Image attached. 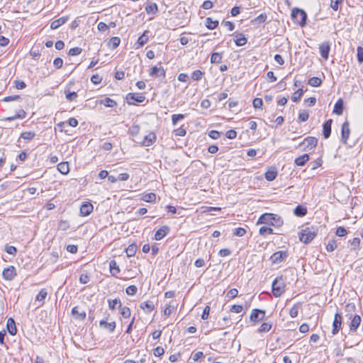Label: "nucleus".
I'll return each instance as SVG.
<instances>
[{
	"label": "nucleus",
	"mask_w": 363,
	"mask_h": 363,
	"mask_svg": "<svg viewBox=\"0 0 363 363\" xmlns=\"http://www.w3.org/2000/svg\"><path fill=\"white\" fill-rule=\"evenodd\" d=\"M169 228L167 225H163L161 228H160L155 234V240H162L165 235H167L169 233Z\"/></svg>",
	"instance_id": "nucleus-15"
},
{
	"label": "nucleus",
	"mask_w": 363,
	"mask_h": 363,
	"mask_svg": "<svg viewBox=\"0 0 363 363\" xmlns=\"http://www.w3.org/2000/svg\"><path fill=\"white\" fill-rule=\"evenodd\" d=\"M218 26V21H213L211 18L208 17L206 19V26L209 30H213Z\"/></svg>",
	"instance_id": "nucleus-34"
},
{
	"label": "nucleus",
	"mask_w": 363,
	"mask_h": 363,
	"mask_svg": "<svg viewBox=\"0 0 363 363\" xmlns=\"http://www.w3.org/2000/svg\"><path fill=\"white\" fill-rule=\"evenodd\" d=\"M147 31H145L142 35H140L137 41V44L138 45V48L143 46L147 41L148 40V36L146 35Z\"/></svg>",
	"instance_id": "nucleus-40"
},
{
	"label": "nucleus",
	"mask_w": 363,
	"mask_h": 363,
	"mask_svg": "<svg viewBox=\"0 0 363 363\" xmlns=\"http://www.w3.org/2000/svg\"><path fill=\"white\" fill-rule=\"evenodd\" d=\"M277 176V172L275 170V169H274V168L269 169L265 173V179L267 181H269V182L273 181L274 179H275Z\"/></svg>",
	"instance_id": "nucleus-33"
},
{
	"label": "nucleus",
	"mask_w": 363,
	"mask_h": 363,
	"mask_svg": "<svg viewBox=\"0 0 363 363\" xmlns=\"http://www.w3.org/2000/svg\"><path fill=\"white\" fill-rule=\"evenodd\" d=\"M120 43H121L120 38H118V37H113V38H111V40H110V41L108 43V45L112 49H115V48H116L120 45Z\"/></svg>",
	"instance_id": "nucleus-42"
},
{
	"label": "nucleus",
	"mask_w": 363,
	"mask_h": 363,
	"mask_svg": "<svg viewBox=\"0 0 363 363\" xmlns=\"http://www.w3.org/2000/svg\"><path fill=\"white\" fill-rule=\"evenodd\" d=\"M25 117H26V112L23 109H21L16 114H15L14 116H10V117H7L6 118V120L11 121H14L16 119H23Z\"/></svg>",
	"instance_id": "nucleus-35"
},
{
	"label": "nucleus",
	"mask_w": 363,
	"mask_h": 363,
	"mask_svg": "<svg viewBox=\"0 0 363 363\" xmlns=\"http://www.w3.org/2000/svg\"><path fill=\"white\" fill-rule=\"evenodd\" d=\"M69 228L68 221L61 220L58 223V228L61 230H67Z\"/></svg>",
	"instance_id": "nucleus-52"
},
{
	"label": "nucleus",
	"mask_w": 363,
	"mask_h": 363,
	"mask_svg": "<svg viewBox=\"0 0 363 363\" xmlns=\"http://www.w3.org/2000/svg\"><path fill=\"white\" fill-rule=\"evenodd\" d=\"M330 50V44L328 41L324 42L319 45V52L321 57L327 60Z\"/></svg>",
	"instance_id": "nucleus-11"
},
{
	"label": "nucleus",
	"mask_w": 363,
	"mask_h": 363,
	"mask_svg": "<svg viewBox=\"0 0 363 363\" xmlns=\"http://www.w3.org/2000/svg\"><path fill=\"white\" fill-rule=\"evenodd\" d=\"M141 199L145 202L153 203L156 200V194L154 193L144 194Z\"/></svg>",
	"instance_id": "nucleus-32"
},
{
	"label": "nucleus",
	"mask_w": 363,
	"mask_h": 363,
	"mask_svg": "<svg viewBox=\"0 0 363 363\" xmlns=\"http://www.w3.org/2000/svg\"><path fill=\"white\" fill-rule=\"evenodd\" d=\"M252 105H253V107L256 109L259 108H262V105H263V101H262V99H260V98H255L253 101H252Z\"/></svg>",
	"instance_id": "nucleus-53"
},
{
	"label": "nucleus",
	"mask_w": 363,
	"mask_h": 363,
	"mask_svg": "<svg viewBox=\"0 0 363 363\" xmlns=\"http://www.w3.org/2000/svg\"><path fill=\"white\" fill-rule=\"evenodd\" d=\"M360 323L361 317L359 315H354L350 325V330H355L360 325Z\"/></svg>",
	"instance_id": "nucleus-27"
},
{
	"label": "nucleus",
	"mask_w": 363,
	"mask_h": 363,
	"mask_svg": "<svg viewBox=\"0 0 363 363\" xmlns=\"http://www.w3.org/2000/svg\"><path fill=\"white\" fill-rule=\"evenodd\" d=\"M234 42L237 46H242L247 43V40L242 33H237L235 35Z\"/></svg>",
	"instance_id": "nucleus-23"
},
{
	"label": "nucleus",
	"mask_w": 363,
	"mask_h": 363,
	"mask_svg": "<svg viewBox=\"0 0 363 363\" xmlns=\"http://www.w3.org/2000/svg\"><path fill=\"white\" fill-rule=\"evenodd\" d=\"M140 308L145 312V313H150L155 308V305L152 301H147L141 303Z\"/></svg>",
	"instance_id": "nucleus-25"
},
{
	"label": "nucleus",
	"mask_w": 363,
	"mask_h": 363,
	"mask_svg": "<svg viewBox=\"0 0 363 363\" xmlns=\"http://www.w3.org/2000/svg\"><path fill=\"white\" fill-rule=\"evenodd\" d=\"M294 213L298 217H303L306 215L307 213V208L306 207H303L301 205L297 206L294 211Z\"/></svg>",
	"instance_id": "nucleus-30"
},
{
	"label": "nucleus",
	"mask_w": 363,
	"mask_h": 363,
	"mask_svg": "<svg viewBox=\"0 0 363 363\" xmlns=\"http://www.w3.org/2000/svg\"><path fill=\"white\" fill-rule=\"evenodd\" d=\"M222 55L219 52H213L211 57V62L213 64H218L221 62Z\"/></svg>",
	"instance_id": "nucleus-41"
},
{
	"label": "nucleus",
	"mask_w": 363,
	"mask_h": 363,
	"mask_svg": "<svg viewBox=\"0 0 363 363\" xmlns=\"http://www.w3.org/2000/svg\"><path fill=\"white\" fill-rule=\"evenodd\" d=\"M137 251V245L135 244L130 245L125 250L127 256L129 257H133Z\"/></svg>",
	"instance_id": "nucleus-37"
},
{
	"label": "nucleus",
	"mask_w": 363,
	"mask_h": 363,
	"mask_svg": "<svg viewBox=\"0 0 363 363\" xmlns=\"http://www.w3.org/2000/svg\"><path fill=\"white\" fill-rule=\"evenodd\" d=\"M342 325V315L339 313H336L335 314L334 320L333 323V330L332 333L333 334H336L338 333L341 328Z\"/></svg>",
	"instance_id": "nucleus-13"
},
{
	"label": "nucleus",
	"mask_w": 363,
	"mask_h": 363,
	"mask_svg": "<svg viewBox=\"0 0 363 363\" xmlns=\"http://www.w3.org/2000/svg\"><path fill=\"white\" fill-rule=\"evenodd\" d=\"M150 75L155 76V77H162L163 78L165 77V71L162 67H157L155 66L152 67L151 71L150 72Z\"/></svg>",
	"instance_id": "nucleus-19"
},
{
	"label": "nucleus",
	"mask_w": 363,
	"mask_h": 363,
	"mask_svg": "<svg viewBox=\"0 0 363 363\" xmlns=\"http://www.w3.org/2000/svg\"><path fill=\"white\" fill-rule=\"evenodd\" d=\"M273 230L271 228L267 226H262L259 228V234L262 235H266L267 234H272Z\"/></svg>",
	"instance_id": "nucleus-51"
},
{
	"label": "nucleus",
	"mask_w": 363,
	"mask_h": 363,
	"mask_svg": "<svg viewBox=\"0 0 363 363\" xmlns=\"http://www.w3.org/2000/svg\"><path fill=\"white\" fill-rule=\"evenodd\" d=\"M272 328V325L268 323H263L259 328V332H268Z\"/></svg>",
	"instance_id": "nucleus-59"
},
{
	"label": "nucleus",
	"mask_w": 363,
	"mask_h": 363,
	"mask_svg": "<svg viewBox=\"0 0 363 363\" xmlns=\"http://www.w3.org/2000/svg\"><path fill=\"white\" fill-rule=\"evenodd\" d=\"M109 268H110V272L113 276H116V274H118L121 272L119 267L118 266L116 260L110 261Z\"/></svg>",
	"instance_id": "nucleus-29"
},
{
	"label": "nucleus",
	"mask_w": 363,
	"mask_h": 363,
	"mask_svg": "<svg viewBox=\"0 0 363 363\" xmlns=\"http://www.w3.org/2000/svg\"><path fill=\"white\" fill-rule=\"evenodd\" d=\"M203 75V72L200 70H195L193 73H192V79L194 80V81H199L201 79V77Z\"/></svg>",
	"instance_id": "nucleus-60"
},
{
	"label": "nucleus",
	"mask_w": 363,
	"mask_h": 363,
	"mask_svg": "<svg viewBox=\"0 0 363 363\" xmlns=\"http://www.w3.org/2000/svg\"><path fill=\"white\" fill-rule=\"evenodd\" d=\"M308 83L311 86L317 87L321 84L322 80L318 77H313L308 80Z\"/></svg>",
	"instance_id": "nucleus-43"
},
{
	"label": "nucleus",
	"mask_w": 363,
	"mask_h": 363,
	"mask_svg": "<svg viewBox=\"0 0 363 363\" xmlns=\"http://www.w3.org/2000/svg\"><path fill=\"white\" fill-rule=\"evenodd\" d=\"M2 275L6 280L11 281L13 279L16 275V268L13 266H10L4 269Z\"/></svg>",
	"instance_id": "nucleus-12"
},
{
	"label": "nucleus",
	"mask_w": 363,
	"mask_h": 363,
	"mask_svg": "<svg viewBox=\"0 0 363 363\" xmlns=\"http://www.w3.org/2000/svg\"><path fill=\"white\" fill-rule=\"evenodd\" d=\"M318 143V140L315 137H307L300 144L299 146L302 147V150L307 152L314 148Z\"/></svg>",
	"instance_id": "nucleus-6"
},
{
	"label": "nucleus",
	"mask_w": 363,
	"mask_h": 363,
	"mask_svg": "<svg viewBox=\"0 0 363 363\" xmlns=\"http://www.w3.org/2000/svg\"><path fill=\"white\" fill-rule=\"evenodd\" d=\"M194 362H198L199 361L201 358L204 357V355H203V353L202 352H196L195 353H194L191 356Z\"/></svg>",
	"instance_id": "nucleus-61"
},
{
	"label": "nucleus",
	"mask_w": 363,
	"mask_h": 363,
	"mask_svg": "<svg viewBox=\"0 0 363 363\" xmlns=\"http://www.w3.org/2000/svg\"><path fill=\"white\" fill-rule=\"evenodd\" d=\"M100 104H104L106 107H111V108H113L117 105V103L114 100H113L108 97H106L104 99L101 100Z\"/></svg>",
	"instance_id": "nucleus-36"
},
{
	"label": "nucleus",
	"mask_w": 363,
	"mask_h": 363,
	"mask_svg": "<svg viewBox=\"0 0 363 363\" xmlns=\"http://www.w3.org/2000/svg\"><path fill=\"white\" fill-rule=\"evenodd\" d=\"M291 18L295 23L301 26H304L306 23L307 15L306 13L302 9H293L291 12Z\"/></svg>",
	"instance_id": "nucleus-4"
},
{
	"label": "nucleus",
	"mask_w": 363,
	"mask_h": 363,
	"mask_svg": "<svg viewBox=\"0 0 363 363\" xmlns=\"http://www.w3.org/2000/svg\"><path fill=\"white\" fill-rule=\"evenodd\" d=\"M332 122V119H329L323 125V134L325 138H328L331 134Z\"/></svg>",
	"instance_id": "nucleus-18"
},
{
	"label": "nucleus",
	"mask_w": 363,
	"mask_h": 363,
	"mask_svg": "<svg viewBox=\"0 0 363 363\" xmlns=\"http://www.w3.org/2000/svg\"><path fill=\"white\" fill-rule=\"evenodd\" d=\"M58 171L62 174H67L69 172V164L67 162H62L57 164Z\"/></svg>",
	"instance_id": "nucleus-28"
},
{
	"label": "nucleus",
	"mask_w": 363,
	"mask_h": 363,
	"mask_svg": "<svg viewBox=\"0 0 363 363\" xmlns=\"http://www.w3.org/2000/svg\"><path fill=\"white\" fill-rule=\"evenodd\" d=\"M155 140H156L155 134L152 132L150 133L148 135H147L144 137V139L142 142V145L146 146V147L150 146L151 145L153 144V143H155Z\"/></svg>",
	"instance_id": "nucleus-17"
},
{
	"label": "nucleus",
	"mask_w": 363,
	"mask_h": 363,
	"mask_svg": "<svg viewBox=\"0 0 363 363\" xmlns=\"http://www.w3.org/2000/svg\"><path fill=\"white\" fill-rule=\"evenodd\" d=\"M145 11L147 14H155L158 11V6L157 4L152 2H147L145 7Z\"/></svg>",
	"instance_id": "nucleus-24"
},
{
	"label": "nucleus",
	"mask_w": 363,
	"mask_h": 363,
	"mask_svg": "<svg viewBox=\"0 0 363 363\" xmlns=\"http://www.w3.org/2000/svg\"><path fill=\"white\" fill-rule=\"evenodd\" d=\"M323 161L320 158L317 159L311 163V169H315L322 165Z\"/></svg>",
	"instance_id": "nucleus-63"
},
{
	"label": "nucleus",
	"mask_w": 363,
	"mask_h": 363,
	"mask_svg": "<svg viewBox=\"0 0 363 363\" xmlns=\"http://www.w3.org/2000/svg\"><path fill=\"white\" fill-rule=\"evenodd\" d=\"M265 316V311L255 308L252 311L250 319L253 323H258L262 320Z\"/></svg>",
	"instance_id": "nucleus-9"
},
{
	"label": "nucleus",
	"mask_w": 363,
	"mask_h": 363,
	"mask_svg": "<svg viewBox=\"0 0 363 363\" xmlns=\"http://www.w3.org/2000/svg\"><path fill=\"white\" fill-rule=\"evenodd\" d=\"M303 94V90L302 89H299L292 96V97H291L292 101L294 102L298 101L301 98Z\"/></svg>",
	"instance_id": "nucleus-46"
},
{
	"label": "nucleus",
	"mask_w": 363,
	"mask_h": 363,
	"mask_svg": "<svg viewBox=\"0 0 363 363\" xmlns=\"http://www.w3.org/2000/svg\"><path fill=\"white\" fill-rule=\"evenodd\" d=\"M285 281L282 276L277 277L272 282V289L275 297L281 296L285 291Z\"/></svg>",
	"instance_id": "nucleus-3"
},
{
	"label": "nucleus",
	"mask_w": 363,
	"mask_h": 363,
	"mask_svg": "<svg viewBox=\"0 0 363 363\" xmlns=\"http://www.w3.org/2000/svg\"><path fill=\"white\" fill-rule=\"evenodd\" d=\"M99 327L108 332H113L116 328V323L114 321L108 323L104 320L99 322Z\"/></svg>",
	"instance_id": "nucleus-16"
},
{
	"label": "nucleus",
	"mask_w": 363,
	"mask_h": 363,
	"mask_svg": "<svg viewBox=\"0 0 363 363\" xmlns=\"http://www.w3.org/2000/svg\"><path fill=\"white\" fill-rule=\"evenodd\" d=\"M6 328L8 332L11 335H14L16 333V327L14 320L12 318H9L7 320Z\"/></svg>",
	"instance_id": "nucleus-21"
},
{
	"label": "nucleus",
	"mask_w": 363,
	"mask_h": 363,
	"mask_svg": "<svg viewBox=\"0 0 363 363\" xmlns=\"http://www.w3.org/2000/svg\"><path fill=\"white\" fill-rule=\"evenodd\" d=\"M184 117L185 116L184 114H173L172 116V124L175 125L178 121L183 120Z\"/></svg>",
	"instance_id": "nucleus-47"
},
{
	"label": "nucleus",
	"mask_w": 363,
	"mask_h": 363,
	"mask_svg": "<svg viewBox=\"0 0 363 363\" xmlns=\"http://www.w3.org/2000/svg\"><path fill=\"white\" fill-rule=\"evenodd\" d=\"M121 313L123 318H128L130 315V310L128 307H122Z\"/></svg>",
	"instance_id": "nucleus-62"
},
{
	"label": "nucleus",
	"mask_w": 363,
	"mask_h": 363,
	"mask_svg": "<svg viewBox=\"0 0 363 363\" xmlns=\"http://www.w3.org/2000/svg\"><path fill=\"white\" fill-rule=\"evenodd\" d=\"M82 49L79 47L72 48L69 50L68 55L70 56H77L82 53Z\"/></svg>",
	"instance_id": "nucleus-48"
},
{
	"label": "nucleus",
	"mask_w": 363,
	"mask_h": 363,
	"mask_svg": "<svg viewBox=\"0 0 363 363\" xmlns=\"http://www.w3.org/2000/svg\"><path fill=\"white\" fill-rule=\"evenodd\" d=\"M71 315L73 319L76 321H83L86 317L85 309L80 306H76L72 308Z\"/></svg>",
	"instance_id": "nucleus-5"
},
{
	"label": "nucleus",
	"mask_w": 363,
	"mask_h": 363,
	"mask_svg": "<svg viewBox=\"0 0 363 363\" xmlns=\"http://www.w3.org/2000/svg\"><path fill=\"white\" fill-rule=\"evenodd\" d=\"M309 159L310 157L308 154H303V155L296 158L294 163L297 166H303L309 160Z\"/></svg>",
	"instance_id": "nucleus-26"
},
{
	"label": "nucleus",
	"mask_w": 363,
	"mask_h": 363,
	"mask_svg": "<svg viewBox=\"0 0 363 363\" xmlns=\"http://www.w3.org/2000/svg\"><path fill=\"white\" fill-rule=\"evenodd\" d=\"M266 19H267L266 14L261 13L260 15H259L257 18H255L253 20V22L255 23H264L266 21Z\"/></svg>",
	"instance_id": "nucleus-56"
},
{
	"label": "nucleus",
	"mask_w": 363,
	"mask_h": 363,
	"mask_svg": "<svg viewBox=\"0 0 363 363\" xmlns=\"http://www.w3.org/2000/svg\"><path fill=\"white\" fill-rule=\"evenodd\" d=\"M288 257L287 251H277L270 257V261L272 264H279Z\"/></svg>",
	"instance_id": "nucleus-7"
},
{
	"label": "nucleus",
	"mask_w": 363,
	"mask_h": 363,
	"mask_svg": "<svg viewBox=\"0 0 363 363\" xmlns=\"http://www.w3.org/2000/svg\"><path fill=\"white\" fill-rule=\"evenodd\" d=\"M300 304H295L294 306L290 309L289 311V315L291 318H296L298 315V308H299Z\"/></svg>",
	"instance_id": "nucleus-45"
},
{
	"label": "nucleus",
	"mask_w": 363,
	"mask_h": 363,
	"mask_svg": "<svg viewBox=\"0 0 363 363\" xmlns=\"http://www.w3.org/2000/svg\"><path fill=\"white\" fill-rule=\"evenodd\" d=\"M126 99L129 104L135 105L136 103H142L145 97L141 94L129 93L127 94Z\"/></svg>",
	"instance_id": "nucleus-8"
},
{
	"label": "nucleus",
	"mask_w": 363,
	"mask_h": 363,
	"mask_svg": "<svg viewBox=\"0 0 363 363\" xmlns=\"http://www.w3.org/2000/svg\"><path fill=\"white\" fill-rule=\"evenodd\" d=\"M357 51V60L359 63H362L363 62V48L361 46H358Z\"/></svg>",
	"instance_id": "nucleus-58"
},
{
	"label": "nucleus",
	"mask_w": 363,
	"mask_h": 363,
	"mask_svg": "<svg viewBox=\"0 0 363 363\" xmlns=\"http://www.w3.org/2000/svg\"><path fill=\"white\" fill-rule=\"evenodd\" d=\"M48 296V291L45 289H42L38 295L36 296L35 301H40V302H44L45 299Z\"/></svg>",
	"instance_id": "nucleus-39"
},
{
	"label": "nucleus",
	"mask_w": 363,
	"mask_h": 363,
	"mask_svg": "<svg viewBox=\"0 0 363 363\" xmlns=\"http://www.w3.org/2000/svg\"><path fill=\"white\" fill-rule=\"evenodd\" d=\"M350 134V123L347 121H345L341 128V141L346 144Z\"/></svg>",
	"instance_id": "nucleus-10"
},
{
	"label": "nucleus",
	"mask_w": 363,
	"mask_h": 363,
	"mask_svg": "<svg viewBox=\"0 0 363 363\" xmlns=\"http://www.w3.org/2000/svg\"><path fill=\"white\" fill-rule=\"evenodd\" d=\"M68 20V17L62 16L55 21H53L50 24V28L52 30L58 28L62 25L65 24Z\"/></svg>",
	"instance_id": "nucleus-20"
},
{
	"label": "nucleus",
	"mask_w": 363,
	"mask_h": 363,
	"mask_svg": "<svg viewBox=\"0 0 363 363\" xmlns=\"http://www.w3.org/2000/svg\"><path fill=\"white\" fill-rule=\"evenodd\" d=\"M246 233V230L243 228H237L234 230L233 235L238 237H242Z\"/></svg>",
	"instance_id": "nucleus-55"
},
{
	"label": "nucleus",
	"mask_w": 363,
	"mask_h": 363,
	"mask_svg": "<svg viewBox=\"0 0 363 363\" xmlns=\"http://www.w3.org/2000/svg\"><path fill=\"white\" fill-rule=\"evenodd\" d=\"M138 291V288L135 285H130L128 286L125 289V292L128 295L133 296Z\"/></svg>",
	"instance_id": "nucleus-50"
},
{
	"label": "nucleus",
	"mask_w": 363,
	"mask_h": 363,
	"mask_svg": "<svg viewBox=\"0 0 363 363\" xmlns=\"http://www.w3.org/2000/svg\"><path fill=\"white\" fill-rule=\"evenodd\" d=\"M337 247V244L335 240H331L328 242V243L326 245V250L328 252H333L334 251Z\"/></svg>",
	"instance_id": "nucleus-49"
},
{
	"label": "nucleus",
	"mask_w": 363,
	"mask_h": 363,
	"mask_svg": "<svg viewBox=\"0 0 363 363\" xmlns=\"http://www.w3.org/2000/svg\"><path fill=\"white\" fill-rule=\"evenodd\" d=\"M343 0H330V7L334 11H337L339 8V4H342Z\"/></svg>",
	"instance_id": "nucleus-57"
},
{
	"label": "nucleus",
	"mask_w": 363,
	"mask_h": 363,
	"mask_svg": "<svg viewBox=\"0 0 363 363\" xmlns=\"http://www.w3.org/2000/svg\"><path fill=\"white\" fill-rule=\"evenodd\" d=\"M93 205L89 202H84L80 207V215L87 216L93 211Z\"/></svg>",
	"instance_id": "nucleus-14"
},
{
	"label": "nucleus",
	"mask_w": 363,
	"mask_h": 363,
	"mask_svg": "<svg viewBox=\"0 0 363 363\" xmlns=\"http://www.w3.org/2000/svg\"><path fill=\"white\" fill-rule=\"evenodd\" d=\"M108 307L112 310H114L116 308V307L117 306V305H118V306L120 308L122 307V304H121V300L119 298L108 299Z\"/></svg>",
	"instance_id": "nucleus-38"
},
{
	"label": "nucleus",
	"mask_w": 363,
	"mask_h": 363,
	"mask_svg": "<svg viewBox=\"0 0 363 363\" xmlns=\"http://www.w3.org/2000/svg\"><path fill=\"white\" fill-rule=\"evenodd\" d=\"M347 230L344 227H339L336 230V235L339 237H343L347 234Z\"/></svg>",
	"instance_id": "nucleus-64"
},
{
	"label": "nucleus",
	"mask_w": 363,
	"mask_h": 363,
	"mask_svg": "<svg viewBox=\"0 0 363 363\" xmlns=\"http://www.w3.org/2000/svg\"><path fill=\"white\" fill-rule=\"evenodd\" d=\"M258 223L280 226L283 223V220L277 214L266 213L259 217Z\"/></svg>",
	"instance_id": "nucleus-2"
},
{
	"label": "nucleus",
	"mask_w": 363,
	"mask_h": 363,
	"mask_svg": "<svg viewBox=\"0 0 363 363\" xmlns=\"http://www.w3.org/2000/svg\"><path fill=\"white\" fill-rule=\"evenodd\" d=\"M65 97L67 101H72L77 98V94L75 91H65Z\"/></svg>",
	"instance_id": "nucleus-44"
},
{
	"label": "nucleus",
	"mask_w": 363,
	"mask_h": 363,
	"mask_svg": "<svg viewBox=\"0 0 363 363\" xmlns=\"http://www.w3.org/2000/svg\"><path fill=\"white\" fill-rule=\"evenodd\" d=\"M343 108H344V102L342 99H340L337 100V101L335 103L334 106L333 113L340 116L343 113Z\"/></svg>",
	"instance_id": "nucleus-22"
},
{
	"label": "nucleus",
	"mask_w": 363,
	"mask_h": 363,
	"mask_svg": "<svg viewBox=\"0 0 363 363\" xmlns=\"http://www.w3.org/2000/svg\"><path fill=\"white\" fill-rule=\"evenodd\" d=\"M35 133L33 131H25L21 134L20 138L28 142L34 138Z\"/></svg>",
	"instance_id": "nucleus-31"
},
{
	"label": "nucleus",
	"mask_w": 363,
	"mask_h": 363,
	"mask_svg": "<svg viewBox=\"0 0 363 363\" xmlns=\"http://www.w3.org/2000/svg\"><path fill=\"white\" fill-rule=\"evenodd\" d=\"M309 113L306 111H303L298 114V120L301 122H305L308 119Z\"/></svg>",
	"instance_id": "nucleus-54"
},
{
	"label": "nucleus",
	"mask_w": 363,
	"mask_h": 363,
	"mask_svg": "<svg viewBox=\"0 0 363 363\" xmlns=\"http://www.w3.org/2000/svg\"><path fill=\"white\" fill-rule=\"evenodd\" d=\"M318 229L315 227H306L298 233L299 240L305 244L311 242L317 235Z\"/></svg>",
	"instance_id": "nucleus-1"
}]
</instances>
